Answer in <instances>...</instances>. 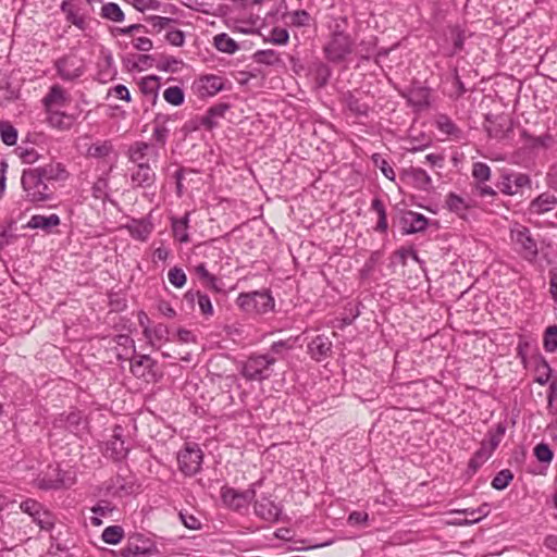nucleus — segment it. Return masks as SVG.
<instances>
[{"label":"nucleus","mask_w":557,"mask_h":557,"mask_svg":"<svg viewBox=\"0 0 557 557\" xmlns=\"http://www.w3.org/2000/svg\"><path fill=\"white\" fill-rule=\"evenodd\" d=\"M429 225V219L422 213L406 211L400 218L401 233L404 235L423 232Z\"/></svg>","instance_id":"16"},{"label":"nucleus","mask_w":557,"mask_h":557,"mask_svg":"<svg viewBox=\"0 0 557 557\" xmlns=\"http://www.w3.org/2000/svg\"><path fill=\"white\" fill-rule=\"evenodd\" d=\"M134 61H131L128 59L127 66L131 67V70H138L143 71L145 69H149L152 66H156V58L150 54H134L133 55Z\"/></svg>","instance_id":"56"},{"label":"nucleus","mask_w":557,"mask_h":557,"mask_svg":"<svg viewBox=\"0 0 557 557\" xmlns=\"http://www.w3.org/2000/svg\"><path fill=\"white\" fill-rule=\"evenodd\" d=\"M377 38L375 36H369L363 38L357 46V54L362 60H369L376 50Z\"/></svg>","instance_id":"49"},{"label":"nucleus","mask_w":557,"mask_h":557,"mask_svg":"<svg viewBox=\"0 0 557 557\" xmlns=\"http://www.w3.org/2000/svg\"><path fill=\"white\" fill-rule=\"evenodd\" d=\"M183 64L182 60L176 59L172 55H161L156 62V67L162 72L174 73L178 70V66Z\"/></svg>","instance_id":"60"},{"label":"nucleus","mask_w":557,"mask_h":557,"mask_svg":"<svg viewBox=\"0 0 557 557\" xmlns=\"http://www.w3.org/2000/svg\"><path fill=\"white\" fill-rule=\"evenodd\" d=\"M181 117L182 116L177 112L172 113V114L162 113V112L156 113V115L152 120V125H153L152 139L156 141V144L160 148L165 147V145L168 143V139H169V136L171 133L170 125L172 123L178 121Z\"/></svg>","instance_id":"12"},{"label":"nucleus","mask_w":557,"mask_h":557,"mask_svg":"<svg viewBox=\"0 0 557 557\" xmlns=\"http://www.w3.org/2000/svg\"><path fill=\"white\" fill-rule=\"evenodd\" d=\"M0 136L7 146H14L17 143V129L8 121L0 122Z\"/></svg>","instance_id":"57"},{"label":"nucleus","mask_w":557,"mask_h":557,"mask_svg":"<svg viewBox=\"0 0 557 557\" xmlns=\"http://www.w3.org/2000/svg\"><path fill=\"white\" fill-rule=\"evenodd\" d=\"M496 186L504 195L515 196L524 188L530 189L532 181L529 174L510 171L502 173Z\"/></svg>","instance_id":"10"},{"label":"nucleus","mask_w":557,"mask_h":557,"mask_svg":"<svg viewBox=\"0 0 557 557\" xmlns=\"http://www.w3.org/2000/svg\"><path fill=\"white\" fill-rule=\"evenodd\" d=\"M65 428L73 434H79L85 429V421L81 411H71L66 414Z\"/></svg>","instance_id":"50"},{"label":"nucleus","mask_w":557,"mask_h":557,"mask_svg":"<svg viewBox=\"0 0 557 557\" xmlns=\"http://www.w3.org/2000/svg\"><path fill=\"white\" fill-rule=\"evenodd\" d=\"M32 520L44 531H51L55 524L54 515L45 506L37 510L36 516H32Z\"/></svg>","instance_id":"43"},{"label":"nucleus","mask_w":557,"mask_h":557,"mask_svg":"<svg viewBox=\"0 0 557 557\" xmlns=\"http://www.w3.org/2000/svg\"><path fill=\"white\" fill-rule=\"evenodd\" d=\"M347 18L336 21L331 29L330 39L323 47L325 59L334 64L345 62L354 52L355 39L345 30Z\"/></svg>","instance_id":"1"},{"label":"nucleus","mask_w":557,"mask_h":557,"mask_svg":"<svg viewBox=\"0 0 557 557\" xmlns=\"http://www.w3.org/2000/svg\"><path fill=\"white\" fill-rule=\"evenodd\" d=\"M513 480V473L509 469H503L493 478L491 485L497 491L505 490Z\"/></svg>","instance_id":"62"},{"label":"nucleus","mask_w":557,"mask_h":557,"mask_svg":"<svg viewBox=\"0 0 557 557\" xmlns=\"http://www.w3.org/2000/svg\"><path fill=\"white\" fill-rule=\"evenodd\" d=\"M108 493L113 496H126L134 493V483L126 481L122 475H116L110 480L107 485Z\"/></svg>","instance_id":"34"},{"label":"nucleus","mask_w":557,"mask_h":557,"mask_svg":"<svg viewBox=\"0 0 557 557\" xmlns=\"http://www.w3.org/2000/svg\"><path fill=\"white\" fill-rule=\"evenodd\" d=\"M253 62L268 66H283L280 52L274 49L258 50L252 54Z\"/></svg>","instance_id":"36"},{"label":"nucleus","mask_w":557,"mask_h":557,"mask_svg":"<svg viewBox=\"0 0 557 557\" xmlns=\"http://www.w3.org/2000/svg\"><path fill=\"white\" fill-rule=\"evenodd\" d=\"M70 101V94L58 84L52 85L41 100L45 111L63 109Z\"/></svg>","instance_id":"14"},{"label":"nucleus","mask_w":557,"mask_h":557,"mask_svg":"<svg viewBox=\"0 0 557 557\" xmlns=\"http://www.w3.org/2000/svg\"><path fill=\"white\" fill-rule=\"evenodd\" d=\"M144 336L148 339L151 346L156 343L166 342L169 336V327L163 323H158L153 327H145Z\"/></svg>","instance_id":"40"},{"label":"nucleus","mask_w":557,"mask_h":557,"mask_svg":"<svg viewBox=\"0 0 557 557\" xmlns=\"http://www.w3.org/2000/svg\"><path fill=\"white\" fill-rule=\"evenodd\" d=\"M510 240L515 250L528 262H534L539 257L537 242L529 227L515 223L510 228Z\"/></svg>","instance_id":"4"},{"label":"nucleus","mask_w":557,"mask_h":557,"mask_svg":"<svg viewBox=\"0 0 557 557\" xmlns=\"http://www.w3.org/2000/svg\"><path fill=\"white\" fill-rule=\"evenodd\" d=\"M197 89L203 97L214 96L224 89V79L216 75H206L198 81Z\"/></svg>","instance_id":"29"},{"label":"nucleus","mask_w":557,"mask_h":557,"mask_svg":"<svg viewBox=\"0 0 557 557\" xmlns=\"http://www.w3.org/2000/svg\"><path fill=\"white\" fill-rule=\"evenodd\" d=\"M311 74L315 88L321 89L327 85L332 76V69L326 63L318 61L312 64Z\"/></svg>","instance_id":"35"},{"label":"nucleus","mask_w":557,"mask_h":557,"mask_svg":"<svg viewBox=\"0 0 557 557\" xmlns=\"http://www.w3.org/2000/svg\"><path fill=\"white\" fill-rule=\"evenodd\" d=\"M157 361L149 355H138L131 360V372L138 379H147L149 375L154 376L153 369Z\"/></svg>","instance_id":"23"},{"label":"nucleus","mask_w":557,"mask_h":557,"mask_svg":"<svg viewBox=\"0 0 557 557\" xmlns=\"http://www.w3.org/2000/svg\"><path fill=\"white\" fill-rule=\"evenodd\" d=\"M262 485V480L251 483L247 490L237 491L233 487L224 486L221 488V498L223 503L233 510L239 511L247 509L251 502L255 500L257 488Z\"/></svg>","instance_id":"7"},{"label":"nucleus","mask_w":557,"mask_h":557,"mask_svg":"<svg viewBox=\"0 0 557 557\" xmlns=\"http://www.w3.org/2000/svg\"><path fill=\"white\" fill-rule=\"evenodd\" d=\"M404 97L408 104L416 110H423L430 106V91L426 87H412Z\"/></svg>","instance_id":"28"},{"label":"nucleus","mask_w":557,"mask_h":557,"mask_svg":"<svg viewBox=\"0 0 557 557\" xmlns=\"http://www.w3.org/2000/svg\"><path fill=\"white\" fill-rule=\"evenodd\" d=\"M403 176L417 189L429 190L432 187L431 176L421 168L410 166L404 170Z\"/></svg>","instance_id":"24"},{"label":"nucleus","mask_w":557,"mask_h":557,"mask_svg":"<svg viewBox=\"0 0 557 557\" xmlns=\"http://www.w3.org/2000/svg\"><path fill=\"white\" fill-rule=\"evenodd\" d=\"M46 112V121L48 125L54 129L66 132L72 128V126L75 124L77 120V114L74 113H67L60 110H51V111H45Z\"/></svg>","instance_id":"17"},{"label":"nucleus","mask_w":557,"mask_h":557,"mask_svg":"<svg viewBox=\"0 0 557 557\" xmlns=\"http://www.w3.org/2000/svg\"><path fill=\"white\" fill-rule=\"evenodd\" d=\"M184 299L189 305H194L197 302L200 312L206 317L213 315V306L210 297L207 294L201 293L200 290H188L184 295Z\"/></svg>","instance_id":"31"},{"label":"nucleus","mask_w":557,"mask_h":557,"mask_svg":"<svg viewBox=\"0 0 557 557\" xmlns=\"http://www.w3.org/2000/svg\"><path fill=\"white\" fill-rule=\"evenodd\" d=\"M123 537L124 530L121 525H109L103 530L101 534L102 541L110 545L119 544Z\"/></svg>","instance_id":"54"},{"label":"nucleus","mask_w":557,"mask_h":557,"mask_svg":"<svg viewBox=\"0 0 557 557\" xmlns=\"http://www.w3.org/2000/svg\"><path fill=\"white\" fill-rule=\"evenodd\" d=\"M106 449L110 457L116 461L127 457L128 447L123 440V428L121 425L114 426L112 438L107 442Z\"/></svg>","instance_id":"19"},{"label":"nucleus","mask_w":557,"mask_h":557,"mask_svg":"<svg viewBox=\"0 0 557 557\" xmlns=\"http://www.w3.org/2000/svg\"><path fill=\"white\" fill-rule=\"evenodd\" d=\"M522 137L528 141L529 147L532 149L548 148L554 141L553 136L548 133L541 136H532L527 131H523Z\"/></svg>","instance_id":"51"},{"label":"nucleus","mask_w":557,"mask_h":557,"mask_svg":"<svg viewBox=\"0 0 557 557\" xmlns=\"http://www.w3.org/2000/svg\"><path fill=\"white\" fill-rule=\"evenodd\" d=\"M472 177L476 181V184L487 182L491 178V168L484 162H474Z\"/></svg>","instance_id":"64"},{"label":"nucleus","mask_w":557,"mask_h":557,"mask_svg":"<svg viewBox=\"0 0 557 557\" xmlns=\"http://www.w3.org/2000/svg\"><path fill=\"white\" fill-rule=\"evenodd\" d=\"M332 342L326 335H317L308 344V354L315 361L325 360L332 350Z\"/></svg>","instance_id":"22"},{"label":"nucleus","mask_w":557,"mask_h":557,"mask_svg":"<svg viewBox=\"0 0 557 557\" xmlns=\"http://www.w3.org/2000/svg\"><path fill=\"white\" fill-rule=\"evenodd\" d=\"M100 15L103 18H107L109 21L116 22V23L124 21V17H125L124 12L120 8V5L114 2L104 3L101 7Z\"/></svg>","instance_id":"52"},{"label":"nucleus","mask_w":557,"mask_h":557,"mask_svg":"<svg viewBox=\"0 0 557 557\" xmlns=\"http://www.w3.org/2000/svg\"><path fill=\"white\" fill-rule=\"evenodd\" d=\"M230 108L231 106L226 102H220L211 106L207 110L206 114L200 116V124L209 131L214 128L218 125L219 119L224 117Z\"/></svg>","instance_id":"27"},{"label":"nucleus","mask_w":557,"mask_h":557,"mask_svg":"<svg viewBox=\"0 0 557 557\" xmlns=\"http://www.w3.org/2000/svg\"><path fill=\"white\" fill-rule=\"evenodd\" d=\"M163 98L169 104L178 107L184 103L185 94L180 86H170L163 91Z\"/></svg>","instance_id":"58"},{"label":"nucleus","mask_w":557,"mask_h":557,"mask_svg":"<svg viewBox=\"0 0 557 557\" xmlns=\"http://www.w3.org/2000/svg\"><path fill=\"white\" fill-rule=\"evenodd\" d=\"M371 210L375 211L377 213V218H379L376 226H375V231H377L380 233H385L388 227L387 214H386L385 206L379 197H375L372 199Z\"/></svg>","instance_id":"45"},{"label":"nucleus","mask_w":557,"mask_h":557,"mask_svg":"<svg viewBox=\"0 0 557 557\" xmlns=\"http://www.w3.org/2000/svg\"><path fill=\"white\" fill-rule=\"evenodd\" d=\"M436 127L437 129L447 135L453 136L455 138H460L462 135V131L455 124V122L446 114H440L436 119Z\"/></svg>","instance_id":"41"},{"label":"nucleus","mask_w":557,"mask_h":557,"mask_svg":"<svg viewBox=\"0 0 557 557\" xmlns=\"http://www.w3.org/2000/svg\"><path fill=\"white\" fill-rule=\"evenodd\" d=\"M178 470L185 476H194L200 472L203 453L196 443H186L182 449L178 450L177 456Z\"/></svg>","instance_id":"6"},{"label":"nucleus","mask_w":557,"mask_h":557,"mask_svg":"<svg viewBox=\"0 0 557 557\" xmlns=\"http://www.w3.org/2000/svg\"><path fill=\"white\" fill-rule=\"evenodd\" d=\"M253 508L255 513L268 522L278 521L282 513V507L265 496L255 500Z\"/></svg>","instance_id":"20"},{"label":"nucleus","mask_w":557,"mask_h":557,"mask_svg":"<svg viewBox=\"0 0 557 557\" xmlns=\"http://www.w3.org/2000/svg\"><path fill=\"white\" fill-rule=\"evenodd\" d=\"M145 20L151 25L153 32L156 33H161L164 29H168L170 26L177 24V20L175 18L159 15H149Z\"/></svg>","instance_id":"55"},{"label":"nucleus","mask_w":557,"mask_h":557,"mask_svg":"<svg viewBox=\"0 0 557 557\" xmlns=\"http://www.w3.org/2000/svg\"><path fill=\"white\" fill-rule=\"evenodd\" d=\"M160 81V77L157 75L145 76L138 81L139 91L143 96L141 106L145 113L151 110L158 102L161 87Z\"/></svg>","instance_id":"13"},{"label":"nucleus","mask_w":557,"mask_h":557,"mask_svg":"<svg viewBox=\"0 0 557 557\" xmlns=\"http://www.w3.org/2000/svg\"><path fill=\"white\" fill-rule=\"evenodd\" d=\"M557 206V197L549 193H542L536 198H534L529 205V212L531 214L541 215L550 210H553Z\"/></svg>","instance_id":"26"},{"label":"nucleus","mask_w":557,"mask_h":557,"mask_svg":"<svg viewBox=\"0 0 557 557\" xmlns=\"http://www.w3.org/2000/svg\"><path fill=\"white\" fill-rule=\"evenodd\" d=\"M21 185L25 199L34 206H40L57 199L55 185H51L33 168L23 170Z\"/></svg>","instance_id":"2"},{"label":"nucleus","mask_w":557,"mask_h":557,"mask_svg":"<svg viewBox=\"0 0 557 557\" xmlns=\"http://www.w3.org/2000/svg\"><path fill=\"white\" fill-rule=\"evenodd\" d=\"M115 507L109 500H100L90 508L94 513L90 517V523L95 527H100L103 522L101 518H106L112 515Z\"/></svg>","instance_id":"39"},{"label":"nucleus","mask_w":557,"mask_h":557,"mask_svg":"<svg viewBox=\"0 0 557 557\" xmlns=\"http://www.w3.org/2000/svg\"><path fill=\"white\" fill-rule=\"evenodd\" d=\"M60 224V216L55 213L50 215L34 214L24 227L29 230H41L46 233H50L53 227H57Z\"/></svg>","instance_id":"25"},{"label":"nucleus","mask_w":557,"mask_h":557,"mask_svg":"<svg viewBox=\"0 0 557 557\" xmlns=\"http://www.w3.org/2000/svg\"><path fill=\"white\" fill-rule=\"evenodd\" d=\"M294 344L295 339L293 338L273 342L268 354L274 356L277 360L283 359L286 354L294 348Z\"/></svg>","instance_id":"53"},{"label":"nucleus","mask_w":557,"mask_h":557,"mask_svg":"<svg viewBox=\"0 0 557 557\" xmlns=\"http://www.w3.org/2000/svg\"><path fill=\"white\" fill-rule=\"evenodd\" d=\"M382 252L380 250L372 251L363 267L359 271L360 278H368L375 269V265L381 261Z\"/></svg>","instance_id":"61"},{"label":"nucleus","mask_w":557,"mask_h":557,"mask_svg":"<svg viewBox=\"0 0 557 557\" xmlns=\"http://www.w3.org/2000/svg\"><path fill=\"white\" fill-rule=\"evenodd\" d=\"M74 480L66 471L59 467L49 466L46 472L40 473L34 481L36 487L42 491H58L73 485Z\"/></svg>","instance_id":"8"},{"label":"nucleus","mask_w":557,"mask_h":557,"mask_svg":"<svg viewBox=\"0 0 557 557\" xmlns=\"http://www.w3.org/2000/svg\"><path fill=\"white\" fill-rule=\"evenodd\" d=\"M485 131L488 136L496 139L505 138L506 134L511 131L512 123L504 115H486Z\"/></svg>","instance_id":"18"},{"label":"nucleus","mask_w":557,"mask_h":557,"mask_svg":"<svg viewBox=\"0 0 557 557\" xmlns=\"http://www.w3.org/2000/svg\"><path fill=\"white\" fill-rule=\"evenodd\" d=\"M543 347L546 352H555L557 349V325H549L543 336Z\"/></svg>","instance_id":"63"},{"label":"nucleus","mask_w":557,"mask_h":557,"mask_svg":"<svg viewBox=\"0 0 557 557\" xmlns=\"http://www.w3.org/2000/svg\"><path fill=\"white\" fill-rule=\"evenodd\" d=\"M126 228L133 238L145 242L148 239L153 227L151 223L145 220H133L129 224L126 225Z\"/></svg>","instance_id":"37"},{"label":"nucleus","mask_w":557,"mask_h":557,"mask_svg":"<svg viewBox=\"0 0 557 557\" xmlns=\"http://www.w3.org/2000/svg\"><path fill=\"white\" fill-rule=\"evenodd\" d=\"M37 173L40 174L51 185H55L58 182H64L69 178L70 174L65 166L60 162H50L45 165L33 168Z\"/></svg>","instance_id":"21"},{"label":"nucleus","mask_w":557,"mask_h":557,"mask_svg":"<svg viewBox=\"0 0 557 557\" xmlns=\"http://www.w3.org/2000/svg\"><path fill=\"white\" fill-rule=\"evenodd\" d=\"M60 10L65 14L66 21L76 26L78 29L84 32L88 28V23L85 16L79 14L78 10L70 1H62Z\"/></svg>","instance_id":"33"},{"label":"nucleus","mask_w":557,"mask_h":557,"mask_svg":"<svg viewBox=\"0 0 557 557\" xmlns=\"http://www.w3.org/2000/svg\"><path fill=\"white\" fill-rule=\"evenodd\" d=\"M54 67L61 79L72 82L85 73L84 60L76 54L63 55L54 62Z\"/></svg>","instance_id":"11"},{"label":"nucleus","mask_w":557,"mask_h":557,"mask_svg":"<svg viewBox=\"0 0 557 557\" xmlns=\"http://www.w3.org/2000/svg\"><path fill=\"white\" fill-rule=\"evenodd\" d=\"M114 151L111 140H97L87 149V156L96 159H103Z\"/></svg>","instance_id":"42"},{"label":"nucleus","mask_w":557,"mask_h":557,"mask_svg":"<svg viewBox=\"0 0 557 557\" xmlns=\"http://www.w3.org/2000/svg\"><path fill=\"white\" fill-rule=\"evenodd\" d=\"M344 102L347 109L357 116H368L370 107L362 99L356 97L352 92L344 94Z\"/></svg>","instance_id":"38"},{"label":"nucleus","mask_w":557,"mask_h":557,"mask_svg":"<svg viewBox=\"0 0 557 557\" xmlns=\"http://www.w3.org/2000/svg\"><path fill=\"white\" fill-rule=\"evenodd\" d=\"M493 451L487 448L486 443H481V447L475 451L469 461V467L476 471L491 456Z\"/></svg>","instance_id":"59"},{"label":"nucleus","mask_w":557,"mask_h":557,"mask_svg":"<svg viewBox=\"0 0 557 557\" xmlns=\"http://www.w3.org/2000/svg\"><path fill=\"white\" fill-rule=\"evenodd\" d=\"M506 433V425L502 422L497 423L493 429H490L487 432V440L482 443L487 444V448L494 453V450L500 444L504 435Z\"/></svg>","instance_id":"47"},{"label":"nucleus","mask_w":557,"mask_h":557,"mask_svg":"<svg viewBox=\"0 0 557 557\" xmlns=\"http://www.w3.org/2000/svg\"><path fill=\"white\" fill-rule=\"evenodd\" d=\"M189 222H190V212H186L182 218H172L171 219V227L174 238L184 244L189 242Z\"/></svg>","instance_id":"32"},{"label":"nucleus","mask_w":557,"mask_h":557,"mask_svg":"<svg viewBox=\"0 0 557 557\" xmlns=\"http://www.w3.org/2000/svg\"><path fill=\"white\" fill-rule=\"evenodd\" d=\"M446 206L449 211L463 216L467 210L471 207L470 203L459 195L449 193L446 197Z\"/></svg>","instance_id":"44"},{"label":"nucleus","mask_w":557,"mask_h":557,"mask_svg":"<svg viewBox=\"0 0 557 557\" xmlns=\"http://www.w3.org/2000/svg\"><path fill=\"white\" fill-rule=\"evenodd\" d=\"M214 47L219 51L228 54H233L239 49L238 44L225 33L218 34L214 37Z\"/></svg>","instance_id":"46"},{"label":"nucleus","mask_w":557,"mask_h":557,"mask_svg":"<svg viewBox=\"0 0 557 557\" xmlns=\"http://www.w3.org/2000/svg\"><path fill=\"white\" fill-rule=\"evenodd\" d=\"M453 512L463 513V515H468L471 517L470 519L455 520L453 522V524H455V525H471V524L480 522L483 518L488 516L490 505L487 503H484L475 509H470V508L457 509V510H454Z\"/></svg>","instance_id":"30"},{"label":"nucleus","mask_w":557,"mask_h":557,"mask_svg":"<svg viewBox=\"0 0 557 557\" xmlns=\"http://www.w3.org/2000/svg\"><path fill=\"white\" fill-rule=\"evenodd\" d=\"M276 362L277 358L270 354L251 355L243 363L240 374L247 381L262 382L272 375Z\"/></svg>","instance_id":"3"},{"label":"nucleus","mask_w":557,"mask_h":557,"mask_svg":"<svg viewBox=\"0 0 557 557\" xmlns=\"http://www.w3.org/2000/svg\"><path fill=\"white\" fill-rule=\"evenodd\" d=\"M156 166L140 165L134 166L131 172V185L133 188H151L154 186L157 181Z\"/></svg>","instance_id":"15"},{"label":"nucleus","mask_w":557,"mask_h":557,"mask_svg":"<svg viewBox=\"0 0 557 557\" xmlns=\"http://www.w3.org/2000/svg\"><path fill=\"white\" fill-rule=\"evenodd\" d=\"M449 35L453 40V51L451 55L458 54L463 50L465 40H466V29L460 25L449 26Z\"/></svg>","instance_id":"48"},{"label":"nucleus","mask_w":557,"mask_h":557,"mask_svg":"<svg viewBox=\"0 0 557 557\" xmlns=\"http://www.w3.org/2000/svg\"><path fill=\"white\" fill-rule=\"evenodd\" d=\"M236 305L246 313L264 314L274 310L275 302L271 293L264 289L240 293Z\"/></svg>","instance_id":"5"},{"label":"nucleus","mask_w":557,"mask_h":557,"mask_svg":"<svg viewBox=\"0 0 557 557\" xmlns=\"http://www.w3.org/2000/svg\"><path fill=\"white\" fill-rule=\"evenodd\" d=\"M127 157L134 166L150 165L151 163L156 166L160 153L159 148L153 144L138 140L129 146Z\"/></svg>","instance_id":"9"}]
</instances>
